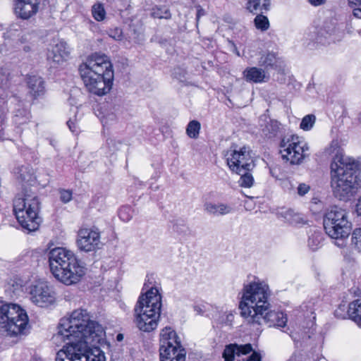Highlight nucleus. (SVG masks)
Masks as SVG:
<instances>
[{
    "label": "nucleus",
    "mask_w": 361,
    "mask_h": 361,
    "mask_svg": "<svg viewBox=\"0 0 361 361\" xmlns=\"http://www.w3.org/2000/svg\"><path fill=\"white\" fill-rule=\"evenodd\" d=\"M27 85L29 93L34 98L43 95L45 92L44 81L39 75H28L27 78Z\"/></svg>",
    "instance_id": "obj_23"
},
{
    "label": "nucleus",
    "mask_w": 361,
    "mask_h": 361,
    "mask_svg": "<svg viewBox=\"0 0 361 361\" xmlns=\"http://www.w3.org/2000/svg\"><path fill=\"white\" fill-rule=\"evenodd\" d=\"M173 229L180 235H185L190 233L189 227L182 220H177L173 226Z\"/></svg>",
    "instance_id": "obj_37"
},
{
    "label": "nucleus",
    "mask_w": 361,
    "mask_h": 361,
    "mask_svg": "<svg viewBox=\"0 0 361 361\" xmlns=\"http://www.w3.org/2000/svg\"><path fill=\"white\" fill-rule=\"evenodd\" d=\"M11 78V73L7 67H0V82L1 86H6Z\"/></svg>",
    "instance_id": "obj_42"
},
{
    "label": "nucleus",
    "mask_w": 361,
    "mask_h": 361,
    "mask_svg": "<svg viewBox=\"0 0 361 361\" xmlns=\"http://www.w3.org/2000/svg\"><path fill=\"white\" fill-rule=\"evenodd\" d=\"M243 74L246 81L255 83L267 82L269 79L265 70L257 67L247 68Z\"/></svg>",
    "instance_id": "obj_22"
},
{
    "label": "nucleus",
    "mask_w": 361,
    "mask_h": 361,
    "mask_svg": "<svg viewBox=\"0 0 361 361\" xmlns=\"http://www.w3.org/2000/svg\"><path fill=\"white\" fill-rule=\"evenodd\" d=\"M79 71L89 92L102 96L111 90L114 72L106 55L92 54L80 66Z\"/></svg>",
    "instance_id": "obj_2"
},
{
    "label": "nucleus",
    "mask_w": 361,
    "mask_h": 361,
    "mask_svg": "<svg viewBox=\"0 0 361 361\" xmlns=\"http://www.w3.org/2000/svg\"><path fill=\"white\" fill-rule=\"evenodd\" d=\"M92 15L94 19L97 21L104 20L105 17V11L103 6L101 4L93 6Z\"/></svg>",
    "instance_id": "obj_41"
},
{
    "label": "nucleus",
    "mask_w": 361,
    "mask_h": 361,
    "mask_svg": "<svg viewBox=\"0 0 361 361\" xmlns=\"http://www.w3.org/2000/svg\"><path fill=\"white\" fill-rule=\"evenodd\" d=\"M38 212L35 211V216L32 219L28 215L25 216V223L20 221V219H17L22 228L27 232L35 231L38 229L40 224V218L38 216Z\"/></svg>",
    "instance_id": "obj_29"
},
{
    "label": "nucleus",
    "mask_w": 361,
    "mask_h": 361,
    "mask_svg": "<svg viewBox=\"0 0 361 361\" xmlns=\"http://www.w3.org/2000/svg\"><path fill=\"white\" fill-rule=\"evenodd\" d=\"M200 123L196 120L189 122L186 128V134L190 138L196 139L199 136L200 130Z\"/></svg>",
    "instance_id": "obj_32"
},
{
    "label": "nucleus",
    "mask_w": 361,
    "mask_h": 361,
    "mask_svg": "<svg viewBox=\"0 0 361 361\" xmlns=\"http://www.w3.org/2000/svg\"><path fill=\"white\" fill-rule=\"evenodd\" d=\"M38 212L35 211V216L32 219L28 215L25 216V223L20 221V219H17L22 228L27 232L35 231L38 229L40 224V218L38 216Z\"/></svg>",
    "instance_id": "obj_28"
},
{
    "label": "nucleus",
    "mask_w": 361,
    "mask_h": 361,
    "mask_svg": "<svg viewBox=\"0 0 361 361\" xmlns=\"http://www.w3.org/2000/svg\"><path fill=\"white\" fill-rule=\"evenodd\" d=\"M226 156L229 169L238 174H241L245 169L252 170L255 167L252 151L248 147L243 146L239 150H231Z\"/></svg>",
    "instance_id": "obj_12"
},
{
    "label": "nucleus",
    "mask_w": 361,
    "mask_h": 361,
    "mask_svg": "<svg viewBox=\"0 0 361 361\" xmlns=\"http://www.w3.org/2000/svg\"><path fill=\"white\" fill-rule=\"evenodd\" d=\"M255 25L257 29L265 31L269 27V22L265 16L257 14L255 18Z\"/></svg>",
    "instance_id": "obj_35"
},
{
    "label": "nucleus",
    "mask_w": 361,
    "mask_h": 361,
    "mask_svg": "<svg viewBox=\"0 0 361 361\" xmlns=\"http://www.w3.org/2000/svg\"><path fill=\"white\" fill-rule=\"evenodd\" d=\"M348 314L350 318L361 328V299L355 300L349 304Z\"/></svg>",
    "instance_id": "obj_27"
},
{
    "label": "nucleus",
    "mask_w": 361,
    "mask_h": 361,
    "mask_svg": "<svg viewBox=\"0 0 361 361\" xmlns=\"http://www.w3.org/2000/svg\"><path fill=\"white\" fill-rule=\"evenodd\" d=\"M323 224L326 233L336 240L348 238L353 228L349 213L336 205L326 209L323 217Z\"/></svg>",
    "instance_id": "obj_7"
},
{
    "label": "nucleus",
    "mask_w": 361,
    "mask_h": 361,
    "mask_svg": "<svg viewBox=\"0 0 361 361\" xmlns=\"http://www.w3.org/2000/svg\"><path fill=\"white\" fill-rule=\"evenodd\" d=\"M194 310L199 314H202L203 313L202 308L199 306H195Z\"/></svg>",
    "instance_id": "obj_54"
},
{
    "label": "nucleus",
    "mask_w": 361,
    "mask_h": 361,
    "mask_svg": "<svg viewBox=\"0 0 361 361\" xmlns=\"http://www.w3.org/2000/svg\"><path fill=\"white\" fill-rule=\"evenodd\" d=\"M107 33L110 37L116 41L123 39V32L119 27L111 28L107 31Z\"/></svg>",
    "instance_id": "obj_43"
},
{
    "label": "nucleus",
    "mask_w": 361,
    "mask_h": 361,
    "mask_svg": "<svg viewBox=\"0 0 361 361\" xmlns=\"http://www.w3.org/2000/svg\"><path fill=\"white\" fill-rule=\"evenodd\" d=\"M159 357L161 361H185L186 351L176 331L165 327L159 334Z\"/></svg>",
    "instance_id": "obj_9"
},
{
    "label": "nucleus",
    "mask_w": 361,
    "mask_h": 361,
    "mask_svg": "<svg viewBox=\"0 0 361 361\" xmlns=\"http://www.w3.org/2000/svg\"><path fill=\"white\" fill-rule=\"evenodd\" d=\"M258 315V319L252 316L255 319L253 322H247V324L253 326H261L267 324L269 326L284 327L287 323L286 315L281 312H276L271 310V307L267 310H262Z\"/></svg>",
    "instance_id": "obj_15"
},
{
    "label": "nucleus",
    "mask_w": 361,
    "mask_h": 361,
    "mask_svg": "<svg viewBox=\"0 0 361 361\" xmlns=\"http://www.w3.org/2000/svg\"><path fill=\"white\" fill-rule=\"evenodd\" d=\"M278 216L279 218L283 219L285 222L293 226H298L305 223L304 217L292 209H283L278 213Z\"/></svg>",
    "instance_id": "obj_24"
},
{
    "label": "nucleus",
    "mask_w": 361,
    "mask_h": 361,
    "mask_svg": "<svg viewBox=\"0 0 361 361\" xmlns=\"http://www.w3.org/2000/svg\"><path fill=\"white\" fill-rule=\"evenodd\" d=\"M279 58H277L274 53H267L260 57L259 64L261 66H264L265 68L276 67L279 62Z\"/></svg>",
    "instance_id": "obj_30"
},
{
    "label": "nucleus",
    "mask_w": 361,
    "mask_h": 361,
    "mask_svg": "<svg viewBox=\"0 0 361 361\" xmlns=\"http://www.w3.org/2000/svg\"><path fill=\"white\" fill-rule=\"evenodd\" d=\"M177 71H180V68L175 69V70H174V72H173V74L174 77H176V78H178V79H179V80H181V79H182V78H183V77H184V75H183V76L180 75V76L178 77V76L177 75Z\"/></svg>",
    "instance_id": "obj_56"
},
{
    "label": "nucleus",
    "mask_w": 361,
    "mask_h": 361,
    "mask_svg": "<svg viewBox=\"0 0 361 361\" xmlns=\"http://www.w3.org/2000/svg\"><path fill=\"white\" fill-rule=\"evenodd\" d=\"M158 288L152 287L142 295L135 307V322L141 331L149 332L158 326Z\"/></svg>",
    "instance_id": "obj_6"
},
{
    "label": "nucleus",
    "mask_w": 361,
    "mask_h": 361,
    "mask_svg": "<svg viewBox=\"0 0 361 361\" xmlns=\"http://www.w3.org/2000/svg\"><path fill=\"white\" fill-rule=\"evenodd\" d=\"M50 270L62 283L71 286L85 276L86 268L74 253L64 247H55L49 252Z\"/></svg>",
    "instance_id": "obj_3"
},
{
    "label": "nucleus",
    "mask_w": 361,
    "mask_h": 361,
    "mask_svg": "<svg viewBox=\"0 0 361 361\" xmlns=\"http://www.w3.org/2000/svg\"><path fill=\"white\" fill-rule=\"evenodd\" d=\"M358 162H348L342 166L334 164L331 170V185L334 195L340 200L348 201L360 188V180L356 174Z\"/></svg>",
    "instance_id": "obj_5"
},
{
    "label": "nucleus",
    "mask_w": 361,
    "mask_h": 361,
    "mask_svg": "<svg viewBox=\"0 0 361 361\" xmlns=\"http://www.w3.org/2000/svg\"><path fill=\"white\" fill-rule=\"evenodd\" d=\"M60 199L63 203H68L72 199V192L68 190H61L59 191Z\"/></svg>",
    "instance_id": "obj_46"
},
{
    "label": "nucleus",
    "mask_w": 361,
    "mask_h": 361,
    "mask_svg": "<svg viewBox=\"0 0 361 361\" xmlns=\"http://www.w3.org/2000/svg\"><path fill=\"white\" fill-rule=\"evenodd\" d=\"M7 108L4 98L0 97V137L6 125V114Z\"/></svg>",
    "instance_id": "obj_36"
},
{
    "label": "nucleus",
    "mask_w": 361,
    "mask_h": 361,
    "mask_svg": "<svg viewBox=\"0 0 361 361\" xmlns=\"http://www.w3.org/2000/svg\"><path fill=\"white\" fill-rule=\"evenodd\" d=\"M327 0H308V2L313 6H319L326 4Z\"/></svg>",
    "instance_id": "obj_49"
},
{
    "label": "nucleus",
    "mask_w": 361,
    "mask_h": 361,
    "mask_svg": "<svg viewBox=\"0 0 361 361\" xmlns=\"http://www.w3.org/2000/svg\"><path fill=\"white\" fill-rule=\"evenodd\" d=\"M30 294L32 302L39 307H48L55 301L54 292L46 283L31 286Z\"/></svg>",
    "instance_id": "obj_16"
},
{
    "label": "nucleus",
    "mask_w": 361,
    "mask_h": 361,
    "mask_svg": "<svg viewBox=\"0 0 361 361\" xmlns=\"http://www.w3.org/2000/svg\"><path fill=\"white\" fill-rule=\"evenodd\" d=\"M133 215L130 208L128 207H122L119 211V217L123 221H128L131 219Z\"/></svg>",
    "instance_id": "obj_44"
},
{
    "label": "nucleus",
    "mask_w": 361,
    "mask_h": 361,
    "mask_svg": "<svg viewBox=\"0 0 361 361\" xmlns=\"http://www.w3.org/2000/svg\"><path fill=\"white\" fill-rule=\"evenodd\" d=\"M203 15H204V11L202 8H199L197 9V17H196L197 21H198L200 16H202Z\"/></svg>",
    "instance_id": "obj_53"
},
{
    "label": "nucleus",
    "mask_w": 361,
    "mask_h": 361,
    "mask_svg": "<svg viewBox=\"0 0 361 361\" xmlns=\"http://www.w3.org/2000/svg\"><path fill=\"white\" fill-rule=\"evenodd\" d=\"M39 4V0H15L14 12L18 18L27 20L37 13Z\"/></svg>",
    "instance_id": "obj_19"
},
{
    "label": "nucleus",
    "mask_w": 361,
    "mask_h": 361,
    "mask_svg": "<svg viewBox=\"0 0 361 361\" xmlns=\"http://www.w3.org/2000/svg\"><path fill=\"white\" fill-rule=\"evenodd\" d=\"M324 153L326 156L332 157L331 170L334 168V164H336L337 166H342L348 162L355 161L354 159L345 157L343 154V149L337 140H333L329 145L324 149Z\"/></svg>",
    "instance_id": "obj_18"
},
{
    "label": "nucleus",
    "mask_w": 361,
    "mask_h": 361,
    "mask_svg": "<svg viewBox=\"0 0 361 361\" xmlns=\"http://www.w3.org/2000/svg\"><path fill=\"white\" fill-rule=\"evenodd\" d=\"M356 212L359 216H361V195L358 198L357 202L355 205Z\"/></svg>",
    "instance_id": "obj_52"
},
{
    "label": "nucleus",
    "mask_w": 361,
    "mask_h": 361,
    "mask_svg": "<svg viewBox=\"0 0 361 361\" xmlns=\"http://www.w3.org/2000/svg\"><path fill=\"white\" fill-rule=\"evenodd\" d=\"M323 235L320 232H314L308 238V247L313 251L318 250L322 245Z\"/></svg>",
    "instance_id": "obj_31"
},
{
    "label": "nucleus",
    "mask_w": 361,
    "mask_h": 361,
    "mask_svg": "<svg viewBox=\"0 0 361 361\" xmlns=\"http://www.w3.org/2000/svg\"><path fill=\"white\" fill-rule=\"evenodd\" d=\"M67 125H68L69 129L71 130V131H72L73 133L76 131V126L75 125L74 121H73L72 119H69L67 121Z\"/></svg>",
    "instance_id": "obj_51"
},
{
    "label": "nucleus",
    "mask_w": 361,
    "mask_h": 361,
    "mask_svg": "<svg viewBox=\"0 0 361 361\" xmlns=\"http://www.w3.org/2000/svg\"><path fill=\"white\" fill-rule=\"evenodd\" d=\"M99 233L90 228H82L78 233L77 245L80 250L91 252L99 248Z\"/></svg>",
    "instance_id": "obj_17"
},
{
    "label": "nucleus",
    "mask_w": 361,
    "mask_h": 361,
    "mask_svg": "<svg viewBox=\"0 0 361 361\" xmlns=\"http://www.w3.org/2000/svg\"><path fill=\"white\" fill-rule=\"evenodd\" d=\"M39 209V202L37 195L31 190H25V192L18 195L13 201V212L17 219L25 223V216L28 215L32 219L35 216V211Z\"/></svg>",
    "instance_id": "obj_11"
},
{
    "label": "nucleus",
    "mask_w": 361,
    "mask_h": 361,
    "mask_svg": "<svg viewBox=\"0 0 361 361\" xmlns=\"http://www.w3.org/2000/svg\"><path fill=\"white\" fill-rule=\"evenodd\" d=\"M170 16H171L170 13L168 11H166L164 16H160L159 15V18H164L167 19V18H169L170 17Z\"/></svg>",
    "instance_id": "obj_55"
},
{
    "label": "nucleus",
    "mask_w": 361,
    "mask_h": 361,
    "mask_svg": "<svg viewBox=\"0 0 361 361\" xmlns=\"http://www.w3.org/2000/svg\"><path fill=\"white\" fill-rule=\"evenodd\" d=\"M29 119L28 116H20L19 114H16L14 117V122L17 125H22L26 123Z\"/></svg>",
    "instance_id": "obj_48"
},
{
    "label": "nucleus",
    "mask_w": 361,
    "mask_h": 361,
    "mask_svg": "<svg viewBox=\"0 0 361 361\" xmlns=\"http://www.w3.org/2000/svg\"><path fill=\"white\" fill-rule=\"evenodd\" d=\"M27 324V313L18 305L0 302V328L11 336H17L24 332Z\"/></svg>",
    "instance_id": "obj_8"
},
{
    "label": "nucleus",
    "mask_w": 361,
    "mask_h": 361,
    "mask_svg": "<svg viewBox=\"0 0 361 361\" xmlns=\"http://www.w3.org/2000/svg\"><path fill=\"white\" fill-rule=\"evenodd\" d=\"M252 351V345L250 343L245 345H238L236 343L229 344L226 346L224 350L223 357L225 361H233L235 357L247 355Z\"/></svg>",
    "instance_id": "obj_21"
},
{
    "label": "nucleus",
    "mask_w": 361,
    "mask_h": 361,
    "mask_svg": "<svg viewBox=\"0 0 361 361\" xmlns=\"http://www.w3.org/2000/svg\"><path fill=\"white\" fill-rule=\"evenodd\" d=\"M359 121H360V122L361 123V112H360V115H359Z\"/></svg>",
    "instance_id": "obj_60"
},
{
    "label": "nucleus",
    "mask_w": 361,
    "mask_h": 361,
    "mask_svg": "<svg viewBox=\"0 0 361 361\" xmlns=\"http://www.w3.org/2000/svg\"><path fill=\"white\" fill-rule=\"evenodd\" d=\"M298 194L300 196H303L307 194L310 190V186L305 183H300L297 188Z\"/></svg>",
    "instance_id": "obj_47"
},
{
    "label": "nucleus",
    "mask_w": 361,
    "mask_h": 361,
    "mask_svg": "<svg viewBox=\"0 0 361 361\" xmlns=\"http://www.w3.org/2000/svg\"><path fill=\"white\" fill-rule=\"evenodd\" d=\"M355 17L361 19V0H347Z\"/></svg>",
    "instance_id": "obj_39"
},
{
    "label": "nucleus",
    "mask_w": 361,
    "mask_h": 361,
    "mask_svg": "<svg viewBox=\"0 0 361 361\" xmlns=\"http://www.w3.org/2000/svg\"><path fill=\"white\" fill-rule=\"evenodd\" d=\"M317 361H327L324 357H320Z\"/></svg>",
    "instance_id": "obj_59"
},
{
    "label": "nucleus",
    "mask_w": 361,
    "mask_h": 361,
    "mask_svg": "<svg viewBox=\"0 0 361 361\" xmlns=\"http://www.w3.org/2000/svg\"><path fill=\"white\" fill-rule=\"evenodd\" d=\"M351 245L361 253V228H357L352 232Z\"/></svg>",
    "instance_id": "obj_34"
},
{
    "label": "nucleus",
    "mask_w": 361,
    "mask_h": 361,
    "mask_svg": "<svg viewBox=\"0 0 361 361\" xmlns=\"http://www.w3.org/2000/svg\"><path fill=\"white\" fill-rule=\"evenodd\" d=\"M161 296L159 295V315L161 314Z\"/></svg>",
    "instance_id": "obj_58"
},
{
    "label": "nucleus",
    "mask_w": 361,
    "mask_h": 361,
    "mask_svg": "<svg viewBox=\"0 0 361 361\" xmlns=\"http://www.w3.org/2000/svg\"><path fill=\"white\" fill-rule=\"evenodd\" d=\"M242 293L239 309L241 317L246 322L255 321L252 316L258 319L262 310H267L270 307L269 288L264 281L257 280L245 284Z\"/></svg>",
    "instance_id": "obj_4"
},
{
    "label": "nucleus",
    "mask_w": 361,
    "mask_h": 361,
    "mask_svg": "<svg viewBox=\"0 0 361 361\" xmlns=\"http://www.w3.org/2000/svg\"><path fill=\"white\" fill-rule=\"evenodd\" d=\"M309 147L297 135L284 137L280 143V153L283 160L299 164L307 156Z\"/></svg>",
    "instance_id": "obj_10"
},
{
    "label": "nucleus",
    "mask_w": 361,
    "mask_h": 361,
    "mask_svg": "<svg viewBox=\"0 0 361 361\" xmlns=\"http://www.w3.org/2000/svg\"><path fill=\"white\" fill-rule=\"evenodd\" d=\"M85 346L79 348L69 347L66 352L56 354V361H105L104 353L95 349L92 354H86Z\"/></svg>",
    "instance_id": "obj_14"
},
{
    "label": "nucleus",
    "mask_w": 361,
    "mask_h": 361,
    "mask_svg": "<svg viewBox=\"0 0 361 361\" xmlns=\"http://www.w3.org/2000/svg\"><path fill=\"white\" fill-rule=\"evenodd\" d=\"M116 340L118 341H122L123 340V335L122 334H118L116 336Z\"/></svg>",
    "instance_id": "obj_57"
},
{
    "label": "nucleus",
    "mask_w": 361,
    "mask_h": 361,
    "mask_svg": "<svg viewBox=\"0 0 361 361\" xmlns=\"http://www.w3.org/2000/svg\"><path fill=\"white\" fill-rule=\"evenodd\" d=\"M247 9L253 14H257L262 12L260 0H249L247 3Z\"/></svg>",
    "instance_id": "obj_40"
},
{
    "label": "nucleus",
    "mask_w": 361,
    "mask_h": 361,
    "mask_svg": "<svg viewBox=\"0 0 361 361\" xmlns=\"http://www.w3.org/2000/svg\"><path fill=\"white\" fill-rule=\"evenodd\" d=\"M14 173L16 178L24 183L32 182L35 177L32 167L30 165H22L15 169Z\"/></svg>",
    "instance_id": "obj_26"
},
{
    "label": "nucleus",
    "mask_w": 361,
    "mask_h": 361,
    "mask_svg": "<svg viewBox=\"0 0 361 361\" xmlns=\"http://www.w3.org/2000/svg\"><path fill=\"white\" fill-rule=\"evenodd\" d=\"M251 171L252 170L245 169V171L241 172V174H239L240 176L239 184L241 187L250 188L252 186L254 183V178L250 173Z\"/></svg>",
    "instance_id": "obj_33"
},
{
    "label": "nucleus",
    "mask_w": 361,
    "mask_h": 361,
    "mask_svg": "<svg viewBox=\"0 0 361 361\" xmlns=\"http://www.w3.org/2000/svg\"><path fill=\"white\" fill-rule=\"evenodd\" d=\"M204 209L207 213L212 215H226L232 212V207L224 203L207 202L204 205Z\"/></svg>",
    "instance_id": "obj_25"
},
{
    "label": "nucleus",
    "mask_w": 361,
    "mask_h": 361,
    "mask_svg": "<svg viewBox=\"0 0 361 361\" xmlns=\"http://www.w3.org/2000/svg\"><path fill=\"white\" fill-rule=\"evenodd\" d=\"M270 7V0H263V3L261 5L262 8V12H263V10L268 11Z\"/></svg>",
    "instance_id": "obj_50"
},
{
    "label": "nucleus",
    "mask_w": 361,
    "mask_h": 361,
    "mask_svg": "<svg viewBox=\"0 0 361 361\" xmlns=\"http://www.w3.org/2000/svg\"><path fill=\"white\" fill-rule=\"evenodd\" d=\"M70 56V50L65 42H59L49 50L47 59L53 66L62 65Z\"/></svg>",
    "instance_id": "obj_20"
},
{
    "label": "nucleus",
    "mask_w": 361,
    "mask_h": 361,
    "mask_svg": "<svg viewBox=\"0 0 361 361\" xmlns=\"http://www.w3.org/2000/svg\"><path fill=\"white\" fill-rule=\"evenodd\" d=\"M315 116L313 114H309L305 116L300 123V128L304 130H310L315 123Z\"/></svg>",
    "instance_id": "obj_38"
},
{
    "label": "nucleus",
    "mask_w": 361,
    "mask_h": 361,
    "mask_svg": "<svg viewBox=\"0 0 361 361\" xmlns=\"http://www.w3.org/2000/svg\"><path fill=\"white\" fill-rule=\"evenodd\" d=\"M5 35L7 39L13 41L16 48H21L25 53L32 50L34 39L36 37L34 31H23L20 26L16 23L10 25Z\"/></svg>",
    "instance_id": "obj_13"
},
{
    "label": "nucleus",
    "mask_w": 361,
    "mask_h": 361,
    "mask_svg": "<svg viewBox=\"0 0 361 361\" xmlns=\"http://www.w3.org/2000/svg\"><path fill=\"white\" fill-rule=\"evenodd\" d=\"M104 335L103 327L97 322L92 320L88 312L84 309L74 310L68 318H63L58 327V332L54 335L55 343L66 342V345L57 353L66 352L69 347L79 348L85 346L86 354H92L95 349H90L99 343Z\"/></svg>",
    "instance_id": "obj_1"
},
{
    "label": "nucleus",
    "mask_w": 361,
    "mask_h": 361,
    "mask_svg": "<svg viewBox=\"0 0 361 361\" xmlns=\"http://www.w3.org/2000/svg\"><path fill=\"white\" fill-rule=\"evenodd\" d=\"M106 143L112 152H116L120 149V147L122 145V142L119 140H116L114 138H109L106 140Z\"/></svg>",
    "instance_id": "obj_45"
}]
</instances>
